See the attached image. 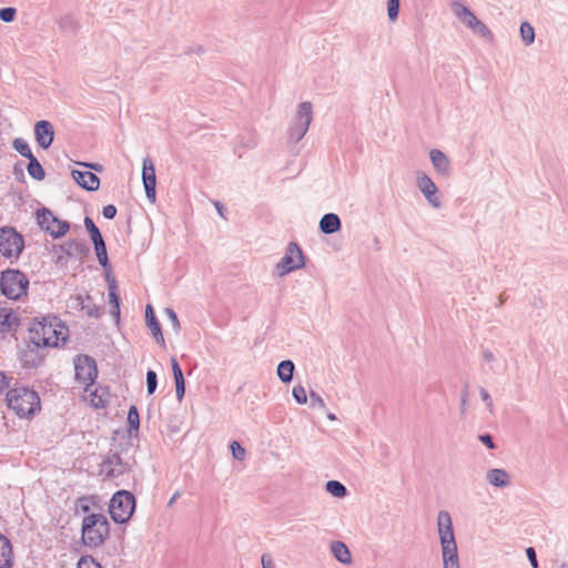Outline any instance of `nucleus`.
<instances>
[{
  "label": "nucleus",
  "instance_id": "obj_3",
  "mask_svg": "<svg viewBox=\"0 0 568 568\" xmlns=\"http://www.w3.org/2000/svg\"><path fill=\"white\" fill-rule=\"evenodd\" d=\"M9 408L16 412L20 417L34 415L40 410V397L37 392L21 386L13 387L7 393Z\"/></svg>",
  "mask_w": 568,
  "mask_h": 568
},
{
  "label": "nucleus",
  "instance_id": "obj_9",
  "mask_svg": "<svg viewBox=\"0 0 568 568\" xmlns=\"http://www.w3.org/2000/svg\"><path fill=\"white\" fill-rule=\"evenodd\" d=\"M37 221L39 226L54 239L65 235L70 229L69 222L59 220L45 207L37 211Z\"/></svg>",
  "mask_w": 568,
  "mask_h": 568
},
{
  "label": "nucleus",
  "instance_id": "obj_1",
  "mask_svg": "<svg viewBox=\"0 0 568 568\" xmlns=\"http://www.w3.org/2000/svg\"><path fill=\"white\" fill-rule=\"evenodd\" d=\"M69 328L57 316L34 321L29 328V339L36 346L58 347L68 339Z\"/></svg>",
  "mask_w": 568,
  "mask_h": 568
},
{
  "label": "nucleus",
  "instance_id": "obj_16",
  "mask_svg": "<svg viewBox=\"0 0 568 568\" xmlns=\"http://www.w3.org/2000/svg\"><path fill=\"white\" fill-rule=\"evenodd\" d=\"M429 158L435 171L444 176L448 178L452 173L450 160L440 150L434 149L429 152Z\"/></svg>",
  "mask_w": 568,
  "mask_h": 568
},
{
  "label": "nucleus",
  "instance_id": "obj_6",
  "mask_svg": "<svg viewBox=\"0 0 568 568\" xmlns=\"http://www.w3.org/2000/svg\"><path fill=\"white\" fill-rule=\"evenodd\" d=\"M24 248L23 236L12 226L0 229V254L7 258H18Z\"/></svg>",
  "mask_w": 568,
  "mask_h": 568
},
{
  "label": "nucleus",
  "instance_id": "obj_14",
  "mask_svg": "<svg viewBox=\"0 0 568 568\" xmlns=\"http://www.w3.org/2000/svg\"><path fill=\"white\" fill-rule=\"evenodd\" d=\"M47 347L36 346L29 339L27 348L21 352L20 359L24 367H38L44 359Z\"/></svg>",
  "mask_w": 568,
  "mask_h": 568
},
{
  "label": "nucleus",
  "instance_id": "obj_46",
  "mask_svg": "<svg viewBox=\"0 0 568 568\" xmlns=\"http://www.w3.org/2000/svg\"><path fill=\"white\" fill-rule=\"evenodd\" d=\"M310 397H311V405L313 407H320V408H325L326 407L324 399L318 394H316L315 392L312 390L310 393Z\"/></svg>",
  "mask_w": 568,
  "mask_h": 568
},
{
  "label": "nucleus",
  "instance_id": "obj_31",
  "mask_svg": "<svg viewBox=\"0 0 568 568\" xmlns=\"http://www.w3.org/2000/svg\"><path fill=\"white\" fill-rule=\"evenodd\" d=\"M129 434L133 435L140 429V415L136 406L132 405L128 412Z\"/></svg>",
  "mask_w": 568,
  "mask_h": 568
},
{
  "label": "nucleus",
  "instance_id": "obj_20",
  "mask_svg": "<svg viewBox=\"0 0 568 568\" xmlns=\"http://www.w3.org/2000/svg\"><path fill=\"white\" fill-rule=\"evenodd\" d=\"M145 322L156 343L164 347L165 341L162 334L161 325L155 316L153 307L150 304H148L145 307Z\"/></svg>",
  "mask_w": 568,
  "mask_h": 568
},
{
  "label": "nucleus",
  "instance_id": "obj_11",
  "mask_svg": "<svg viewBox=\"0 0 568 568\" xmlns=\"http://www.w3.org/2000/svg\"><path fill=\"white\" fill-rule=\"evenodd\" d=\"M129 470V465L123 462L119 453L110 454L101 464V474L106 478H116Z\"/></svg>",
  "mask_w": 568,
  "mask_h": 568
},
{
  "label": "nucleus",
  "instance_id": "obj_15",
  "mask_svg": "<svg viewBox=\"0 0 568 568\" xmlns=\"http://www.w3.org/2000/svg\"><path fill=\"white\" fill-rule=\"evenodd\" d=\"M36 141L42 149H49L54 140V129L51 122L40 120L34 125Z\"/></svg>",
  "mask_w": 568,
  "mask_h": 568
},
{
  "label": "nucleus",
  "instance_id": "obj_28",
  "mask_svg": "<svg viewBox=\"0 0 568 568\" xmlns=\"http://www.w3.org/2000/svg\"><path fill=\"white\" fill-rule=\"evenodd\" d=\"M29 286H0L2 294L9 300H20L27 296Z\"/></svg>",
  "mask_w": 568,
  "mask_h": 568
},
{
  "label": "nucleus",
  "instance_id": "obj_57",
  "mask_svg": "<svg viewBox=\"0 0 568 568\" xmlns=\"http://www.w3.org/2000/svg\"><path fill=\"white\" fill-rule=\"evenodd\" d=\"M103 271H104L106 284H116V281L112 276V273H111V266L109 265V267L103 268Z\"/></svg>",
  "mask_w": 568,
  "mask_h": 568
},
{
  "label": "nucleus",
  "instance_id": "obj_17",
  "mask_svg": "<svg viewBox=\"0 0 568 568\" xmlns=\"http://www.w3.org/2000/svg\"><path fill=\"white\" fill-rule=\"evenodd\" d=\"M452 9L455 17L458 18V20L470 30H473V28H475L479 22V19L475 16V13L460 2H453Z\"/></svg>",
  "mask_w": 568,
  "mask_h": 568
},
{
  "label": "nucleus",
  "instance_id": "obj_44",
  "mask_svg": "<svg viewBox=\"0 0 568 568\" xmlns=\"http://www.w3.org/2000/svg\"><path fill=\"white\" fill-rule=\"evenodd\" d=\"M232 455L237 460H243L245 457V449L237 442H232L231 444Z\"/></svg>",
  "mask_w": 568,
  "mask_h": 568
},
{
  "label": "nucleus",
  "instance_id": "obj_13",
  "mask_svg": "<svg viewBox=\"0 0 568 568\" xmlns=\"http://www.w3.org/2000/svg\"><path fill=\"white\" fill-rule=\"evenodd\" d=\"M142 181L148 200L154 203L156 199V176L154 165L149 158L143 161Z\"/></svg>",
  "mask_w": 568,
  "mask_h": 568
},
{
  "label": "nucleus",
  "instance_id": "obj_52",
  "mask_svg": "<svg viewBox=\"0 0 568 568\" xmlns=\"http://www.w3.org/2000/svg\"><path fill=\"white\" fill-rule=\"evenodd\" d=\"M467 400H468V386L465 385L464 390L462 393V398H460V413H462V415H464L465 412H466Z\"/></svg>",
  "mask_w": 568,
  "mask_h": 568
},
{
  "label": "nucleus",
  "instance_id": "obj_61",
  "mask_svg": "<svg viewBox=\"0 0 568 568\" xmlns=\"http://www.w3.org/2000/svg\"><path fill=\"white\" fill-rule=\"evenodd\" d=\"M181 496L180 491H175L173 496L170 498L168 506L171 507L173 504L178 500V498Z\"/></svg>",
  "mask_w": 568,
  "mask_h": 568
},
{
  "label": "nucleus",
  "instance_id": "obj_49",
  "mask_svg": "<svg viewBox=\"0 0 568 568\" xmlns=\"http://www.w3.org/2000/svg\"><path fill=\"white\" fill-rule=\"evenodd\" d=\"M175 393H176V398L179 400H182V398L184 397V394H185V381H178L175 382Z\"/></svg>",
  "mask_w": 568,
  "mask_h": 568
},
{
  "label": "nucleus",
  "instance_id": "obj_50",
  "mask_svg": "<svg viewBox=\"0 0 568 568\" xmlns=\"http://www.w3.org/2000/svg\"><path fill=\"white\" fill-rule=\"evenodd\" d=\"M526 554H527V557H528V560H529L530 565L534 568H538V560H537V555H536L535 549L532 547H528L526 549Z\"/></svg>",
  "mask_w": 568,
  "mask_h": 568
},
{
  "label": "nucleus",
  "instance_id": "obj_19",
  "mask_svg": "<svg viewBox=\"0 0 568 568\" xmlns=\"http://www.w3.org/2000/svg\"><path fill=\"white\" fill-rule=\"evenodd\" d=\"M71 175L84 190L97 191L100 186V179L90 171L72 170Z\"/></svg>",
  "mask_w": 568,
  "mask_h": 568
},
{
  "label": "nucleus",
  "instance_id": "obj_26",
  "mask_svg": "<svg viewBox=\"0 0 568 568\" xmlns=\"http://www.w3.org/2000/svg\"><path fill=\"white\" fill-rule=\"evenodd\" d=\"M4 310L0 311V333L16 332L19 326L18 316L13 312L3 313Z\"/></svg>",
  "mask_w": 568,
  "mask_h": 568
},
{
  "label": "nucleus",
  "instance_id": "obj_59",
  "mask_svg": "<svg viewBox=\"0 0 568 568\" xmlns=\"http://www.w3.org/2000/svg\"><path fill=\"white\" fill-rule=\"evenodd\" d=\"M59 24L62 29H65L67 27H69L70 24H72V19L70 17H64V18H61V20L59 21Z\"/></svg>",
  "mask_w": 568,
  "mask_h": 568
},
{
  "label": "nucleus",
  "instance_id": "obj_4",
  "mask_svg": "<svg viewBox=\"0 0 568 568\" xmlns=\"http://www.w3.org/2000/svg\"><path fill=\"white\" fill-rule=\"evenodd\" d=\"M110 535V524L103 514H90L82 520V541L89 547H99Z\"/></svg>",
  "mask_w": 568,
  "mask_h": 568
},
{
  "label": "nucleus",
  "instance_id": "obj_43",
  "mask_svg": "<svg viewBox=\"0 0 568 568\" xmlns=\"http://www.w3.org/2000/svg\"><path fill=\"white\" fill-rule=\"evenodd\" d=\"M78 568H102L92 557H81L78 561Z\"/></svg>",
  "mask_w": 568,
  "mask_h": 568
},
{
  "label": "nucleus",
  "instance_id": "obj_47",
  "mask_svg": "<svg viewBox=\"0 0 568 568\" xmlns=\"http://www.w3.org/2000/svg\"><path fill=\"white\" fill-rule=\"evenodd\" d=\"M479 394H480L481 399L486 403L487 408L489 409V412L493 413V410H494V403H493V399H491L490 395L488 394V392L485 388L481 387L479 389Z\"/></svg>",
  "mask_w": 568,
  "mask_h": 568
},
{
  "label": "nucleus",
  "instance_id": "obj_39",
  "mask_svg": "<svg viewBox=\"0 0 568 568\" xmlns=\"http://www.w3.org/2000/svg\"><path fill=\"white\" fill-rule=\"evenodd\" d=\"M399 12V0H387V16L390 21H396Z\"/></svg>",
  "mask_w": 568,
  "mask_h": 568
},
{
  "label": "nucleus",
  "instance_id": "obj_37",
  "mask_svg": "<svg viewBox=\"0 0 568 568\" xmlns=\"http://www.w3.org/2000/svg\"><path fill=\"white\" fill-rule=\"evenodd\" d=\"M475 34H478L479 37H481L483 39H486L488 41H493L494 39V34L493 32L490 31V29L483 22L479 20V22L476 24L475 28H473L471 30Z\"/></svg>",
  "mask_w": 568,
  "mask_h": 568
},
{
  "label": "nucleus",
  "instance_id": "obj_53",
  "mask_svg": "<svg viewBox=\"0 0 568 568\" xmlns=\"http://www.w3.org/2000/svg\"><path fill=\"white\" fill-rule=\"evenodd\" d=\"M89 498L88 497H80L78 499V508L82 511V513H89L90 511V505H89Z\"/></svg>",
  "mask_w": 568,
  "mask_h": 568
},
{
  "label": "nucleus",
  "instance_id": "obj_34",
  "mask_svg": "<svg viewBox=\"0 0 568 568\" xmlns=\"http://www.w3.org/2000/svg\"><path fill=\"white\" fill-rule=\"evenodd\" d=\"M13 149L23 158L26 159H30L33 155L30 146H29V143L22 139V138H17L14 139L13 141Z\"/></svg>",
  "mask_w": 568,
  "mask_h": 568
},
{
  "label": "nucleus",
  "instance_id": "obj_12",
  "mask_svg": "<svg viewBox=\"0 0 568 568\" xmlns=\"http://www.w3.org/2000/svg\"><path fill=\"white\" fill-rule=\"evenodd\" d=\"M417 186L427 202L435 209H439L442 203L438 196V189L433 180L425 173L417 174Z\"/></svg>",
  "mask_w": 568,
  "mask_h": 568
},
{
  "label": "nucleus",
  "instance_id": "obj_56",
  "mask_svg": "<svg viewBox=\"0 0 568 568\" xmlns=\"http://www.w3.org/2000/svg\"><path fill=\"white\" fill-rule=\"evenodd\" d=\"M261 561L263 568H275L272 558L266 554L262 556Z\"/></svg>",
  "mask_w": 568,
  "mask_h": 568
},
{
  "label": "nucleus",
  "instance_id": "obj_23",
  "mask_svg": "<svg viewBox=\"0 0 568 568\" xmlns=\"http://www.w3.org/2000/svg\"><path fill=\"white\" fill-rule=\"evenodd\" d=\"M13 565V552L10 540L0 534V568H11Z\"/></svg>",
  "mask_w": 568,
  "mask_h": 568
},
{
  "label": "nucleus",
  "instance_id": "obj_42",
  "mask_svg": "<svg viewBox=\"0 0 568 568\" xmlns=\"http://www.w3.org/2000/svg\"><path fill=\"white\" fill-rule=\"evenodd\" d=\"M91 396V403L94 407H105L106 400L103 398V394H99V389L95 388L94 390L90 392Z\"/></svg>",
  "mask_w": 568,
  "mask_h": 568
},
{
  "label": "nucleus",
  "instance_id": "obj_32",
  "mask_svg": "<svg viewBox=\"0 0 568 568\" xmlns=\"http://www.w3.org/2000/svg\"><path fill=\"white\" fill-rule=\"evenodd\" d=\"M109 287V302L111 305V314L119 318L120 316V295L118 292L119 286H108Z\"/></svg>",
  "mask_w": 568,
  "mask_h": 568
},
{
  "label": "nucleus",
  "instance_id": "obj_38",
  "mask_svg": "<svg viewBox=\"0 0 568 568\" xmlns=\"http://www.w3.org/2000/svg\"><path fill=\"white\" fill-rule=\"evenodd\" d=\"M156 386H158V375H156V373L154 371L149 369L146 372V389H148V394L152 395L155 392Z\"/></svg>",
  "mask_w": 568,
  "mask_h": 568
},
{
  "label": "nucleus",
  "instance_id": "obj_21",
  "mask_svg": "<svg viewBox=\"0 0 568 568\" xmlns=\"http://www.w3.org/2000/svg\"><path fill=\"white\" fill-rule=\"evenodd\" d=\"M318 227L323 234H333L341 230L342 222L337 214L326 213L320 220Z\"/></svg>",
  "mask_w": 568,
  "mask_h": 568
},
{
  "label": "nucleus",
  "instance_id": "obj_24",
  "mask_svg": "<svg viewBox=\"0 0 568 568\" xmlns=\"http://www.w3.org/2000/svg\"><path fill=\"white\" fill-rule=\"evenodd\" d=\"M0 284H30L27 275L19 270L8 268L0 274Z\"/></svg>",
  "mask_w": 568,
  "mask_h": 568
},
{
  "label": "nucleus",
  "instance_id": "obj_35",
  "mask_svg": "<svg viewBox=\"0 0 568 568\" xmlns=\"http://www.w3.org/2000/svg\"><path fill=\"white\" fill-rule=\"evenodd\" d=\"M326 490L332 494L335 497L343 498L347 495L346 487L337 481V480H329L326 483Z\"/></svg>",
  "mask_w": 568,
  "mask_h": 568
},
{
  "label": "nucleus",
  "instance_id": "obj_60",
  "mask_svg": "<svg viewBox=\"0 0 568 568\" xmlns=\"http://www.w3.org/2000/svg\"><path fill=\"white\" fill-rule=\"evenodd\" d=\"M214 206H215L217 213L220 214V216L225 219V215H224L225 207H224V205L222 203H220V202H215Z\"/></svg>",
  "mask_w": 568,
  "mask_h": 568
},
{
  "label": "nucleus",
  "instance_id": "obj_55",
  "mask_svg": "<svg viewBox=\"0 0 568 568\" xmlns=\"http://www.w3.org/2000/svg\"><path fill=\"white\" fill-rule=\"evenodd\" d=\"M9 387V378L4 373L0 372V394Z\"/></svg>",
  "mask_w": 568,
  "mask_h": 568
},
{
  "label": "nucleus",
  "instance_id": "obj_58",
  "mask_svg": "<svg viewBox=\"0 0 568 568\" xmlns=\"http://www.w3.org/2000/svg\"><path fill=\"white\" fill-rule=\"evenodd\" d=\"M483 357L486 362H494L495 361V355L489 349H485L483 352Z\"/></svg>",
  "mask_w": 568,
  "mask_h": 568
},
{
  "label": "nucleus",
  "instance_id": "obj_10",
  "mask_svg": "<svg viewBox=\"0 0 568 568\" xmlns=\"http://www.w3.org/2000/svg\"><path fill=\"white\" fill-rule=\"evenodd\" d=\"M304 265V255L300 246L295 242L287 245L286 252L276 265L278 275L287 274Z\"/></svg>",
  "mask_w": 568,
  "mask_h": 568
},
{
  "label": "nucleus",
  "instance_id": "obj_48",
  "mask_svg": "<svg viewBox=\"0 0 568 568\" xmlns=\"http://www.w3.org/2000/svg\"><path fill=\"white\" fill-rule=\"evenodd\" d=\"M116 207L113 204L105 205L102 210V214L105 219H113L116 215Z\"/></svg>",
  "mask_w": 568,
  "mask_h": 568
},
{
  "label": "nucleus",
  "instance_id": "obj_5",
  "mask_svg": "<svg viewBox=\"0 0 568 568\" xmlns=\"http://www.w3.org/2000/svg\"><path fill=\"white\" fill-rule=\"evenodd\" d=\"M134 508V495L128 490H119L110 500L109 513L115 523L124 524L132 517Z\"/></svg>",
  "mask_w": 568,
  "mask_h": 568
},
{
  "label": "nucleus",
  "instance_id": "obj_27",
  "mask_svg": "<svg viewBox=\"0 0 568 568\" xmlns=\"http://www.w3.org/2000/svg\"><path fill=\"white\" fill-rule=\"evenodd\" d=\"M294 371L295 365L292 361H282L277 366L278 378L285 384L290 383L293 379Z\"/></svg>",
  "mask_w": 568,
  "mask_h": 568
},
{
  "label": "nucleus",
  "instance_id": "obj_8",
  "mask_svg": "<svg viewBox=\"0 0 568 568\" xmlns=\"http://www.w3.org/2000/svg\"><path fill=\"white\" fill-rule=\"evenodd\" d=\"M74 371L77 383L83 385L84 390L89 392L98 377L95 361L89 355H78L74 359Z\"/></svg>",
  "mask_w": 568,
  "mask_h": 568
},
{
  "label": "nucleus",
  "instance_id": "obj_7",
  "mask_svg": "<svg viewBox=\"0 0 568 568\" xmlns=\"http://www.w3.org/2000/svg\"><path fill=\"white\" fill-rule=\"evenodd\" d=\"M313 120V108L308 101L298 104L293 122L288 129L290 139L294 142L301 141L308 131Z\"/></svg>",
  "mask_w": 568,
  "mask_h": 568
},
{
  "label": "nucleus",
  "instance_id": "obj_40",
  "mask_svg": "<svg viewBox=\"0 0 568 568\" xmlns=\"http://www.w3.org/2000/svg\"><path fill=\"white\" fill-rule=\"evenodd\" d=\"M292 395L298 404H306L307 394H306L305 388L302 385L294 386L293 390H292Z\"/></svg>",
  "mask_w": 568,
  "mask_h": 568
},
{
  "label": "nucleus",
  "instance_id": "obj_62",
  "mask_svg": "<svg viewBox=\"0 0 568 568\" xmlns=\"http://www.w3.org/2000/svg\"><path fill=\"white\" fill-rule=\"evenodd\" d=\"M82 165L87 166V168H90V169H93L95 171H100L101 170V165L100 164H88V163H82Z\"/></svg>",
  "mask_w": 568,
  "mask_h": 568
},
{
  "label": "nucleus",
  "instance_id": "obj_64",
  "mask_svg": "<svg viewBox=\"0 0 568 568\" xmlns=\"http://www.w3.org/2000/svg\"><path fill=\"white\" fill-rule=\"evenodd\" d=\"M560 568H568V564L562 562V564L560 565Z\"/></svg>",
  "mask_w": 568,
  "mask_h": 568
},
{
  "label": "nucleus",
  "instance_id": "obj_63",
  "mask_svg": "<svg viewBox=\"0 0 568 568\" xmlns=\"http://www.w3.org/2000/svg\"><path fill=\"white\" fill-rule=\"evenodd\" d=\"M327 418H328L329 420H335V419H336V416H335V414L329 413V414L327 415Z\"/></svg>",
  "mask_w": 568,
  "mask_h": 568
},
{
  "label": "nucleus",
  "instance_id": "obj_36",
  "mask_svg": "<svg viewBox=\"0 0 568 568\" xmlns=\"http://www.w3.org/2000/svg\"><path fill=\"white\" fill-rule=\"evenodd\" d=\"M84 226H85L88 233L90 234L92 242L102 237L100 230L94 224V222L91 217H89V216L84 217Z\"/></svg>",
  "mask_w": 568,
  "mask_h": 568
},
{
  "label": "nucleus",
  "instance_id": "obj_54",
  "mask_svg": "<svg viewBox=\"0 0 568 568\" xmlns=\"http://www.w3.org/2000/svg\"><path fill=\"white\" fill-rule=\"evenodd\" d=\"M166 314L169 315L170 320L172 321V325L175 329L180 328V322L175 314V312L172 308H166Z\"/></svg>",
  "mask_w": 568,
  "mask_h": 568
},
{
  "label": "nucleus",
  "instance_id": "obj_18",
  "mask_svg": "<svg viewBox=\"0 0 568 568\" xmlns=\"http://www.w3.org/2000/svg\"><path fill=\"white\" fill-rule=\"evenodd\" d=\"M62 253L69 257L82 260L89 252V246L84 240H71L60 246Z\"/></svg>",
  "mask_w": 568,
  "mask_h": 568
},
{
  "label": "nucleus",
  "instance_id": "obj_45",
  "mask_svg": "<svg viewBox=\"0 0 568 568\" xmlns=\"http://www.w3.org/2000/svg\"><path fill=\"white\" fill-rule=\"evenodd\" d=\"M171 366H172L174 382L183 381L184 379L183 372H182V369L179 365V362L176 361L175 357L171 358Z\"/></svg>",
  "mask_w": 568,
  "mask_h": 568
},
{
  "label": "nucleus",
  "instance_id": "obj_30",
  "mask_svg": "<svg viewBox=\"0 0 568 568\" xmlns=\"http://www.w3.org/2000/svg\"><path fill=\"white\" fill-rule=\"evenodd\" d=\"M93 245H94L97 257H98L99 263L101 264V266L103 268L109 267V258H108V253H106V246H105L103 237L94 241Z\"/></svg>",
  "mask_w": 568,
  "mask_h": 568
},
{
  "label": "nucleus",
  "instance_id": "obj_2",
  "mask_svg": "<svg viewBox=\"0 0 568 568\" xmlns=\"http://www.w3.org/2000/svg\"><path fill=\"white\" fill-rule=\"evenodd\" d=\"M437 530L442 546L444 568H459L457 544L453 520L448 511L440 510L437 515Z\"/></svg>",
  "mask_w": 568,
  "mask_h": 568
},
{
  "label": "nucleus",
  "instance_id": "obj_25",
  "mask_svg": "<svg viewBox=\"0 0 568 568\" xmlns=\"http://www.w3.org/2000/svg\"><path fill=\"white\" fill-rule=\"evenodd\" d=\"M331 551L332 555L336 560L344 565H351L352 564V554L348 549V547L343 541H333L331 544Z\"/></svg>",
  "mask_w": 568,
  "mask_h": 568
},
{
  "label": "nucleus",
  "instance_id": "obj_41",
  "mask_svg": "<svg viewBox=\"0 0 568 568\" xmlns=\"http://www.w3.org/2000/svg\"><path fill=\"white\" fill-rule=\"evenodd\" d=\"M17 10L12 7H6L0 9V20L3 22H12L16 18Z\"/></svg>",
  "mask_w": 568,
  "mask_h": 568
},
{
  "label": "nucleus",
  "instance_id": "obj_33",
  "mask_svg": "<svg viewBox=\"0 0 568 568\" xmlns=\"http://www.w3.org/2000/svg\"><path fill=\"white\" fill-rule=\"evenodd\" d=\"M519 31L521 40L526 45H530L535 41V30L529 22H521Z\"/></svg>",
  "mask_w": 568,
  "mask_h": 568
},
{
  "label": "nucleus",
  "instance_id": "obj_29",
  "mask_svg": "<svg viewBox=\"0 0 568 568\" xmlns=\"http://www.w3.org/2000/svg\"><path fill=\"white\" fill-rule=\"evenodd\" d=\"M28 160L29 163L27 166V171L30 174V176L33 178L34 180L42 181L45 176V172L40 162L38 161V159L36 156H32Z\"/></svg>",
  "mask_w": 568,
  "mask_h": 568
},
{
  "label": "nucleus",
  "instance_id": "obj_22",
  "mask_svg": "<svg viewBox=\"0 0 568 568\" xmlns=\"http://www.w3.org/2000/svg\"><path fill=\"white\" fill-rule=\"evenodd\" d=\"M486 480L494 487L505 488L510 485V476L503 468H493L487 471Z\"/></svg>",
  "mask_w": 568,
  "mask_h": 568
},
{
  "label": "nucleus",
  "instance_id": "obj_51",
  "mask_svg": "<svg viewBox=\"0 0 568 568\" xmlns=\"http://www.w3.org/2000/svg\"><path fill=\"white\" fill-rule=\"evenodd\" d=\"M479 440L484 445H486L489 449H495L496 448L494 439H493L491 435H489V434L479 435Z\"/></svg>",
  "mask_w": 568,
  "mask_h": 568
}]
</instances>
